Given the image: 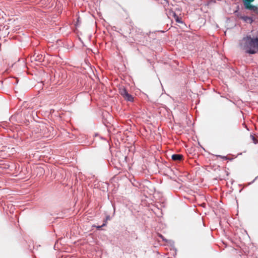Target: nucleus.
Instances as JSON below:
<instances>
[{"label": "nucleus", "mask_w": 258, "mask_h": 258, "mask_svg": "<svg viewBox=\"0 0 258 258\" xmlns=\"http://www.w3.org/2000/svg\"><path fill=\"white\" fill-rule=\"evenodd\" d=\"M175 19L176 22L178 23H183L182 21L181 20V19L179 18L178 16H176V18H175Z\"/></svg>", "instance_id": "obj_7"}, {"label": "nucleus", "mask_w": 258, "mask_h": 258, "mask_svg": "<svg viewBox=\"0 0 258 258\" xmlns=\"http://www.w3.org/2000/svg\"><path fill=\"white\" fill-rule=\"evenodd\" d=\"M119 93L125 100L130 102H133L134 101L133 96L127 92L126 89L125 88H120Z\"/></svg>", "instance_id": "obj_2"}, {"label": "nucleus", "mask_w": 258, "mask_h": 258, "mask_svg": "<svg viewBox=\"0 0 258 258\" xmlns=\"http://www.w3.org/2000/svg\"><path fill=\"white\" fill-rule=\"evenodd\" d=\"M106 225V222L104 223L101 226H98L96 227L97 229L99 230L102 227Z\"/></svg>", "instance_id": "obj_10"}, {"label": "nucleus", "mask_w": 258, "mask_h": 258, "mask_svg": "<svg viewBox=\"0 0 258 258\" xmlns=\"http://www.w3.org/2000/svg\"><path fill=\"white\" fill-rule=\"evenodd\" d=\"M241 19L245 22L249 23L250 24L253 21L252 18L248 16L242 17Z\"/></svg>", "instance_id": "obj_5"}, {"label": "nucleus", "mask_w": 258, "mask_h": 258, "mask_svg": "<svg viewBox=\"0 0 258 258\" xmlns=\"http://www.w3.org/2000/svg\"><path fill=\"white\" fill-rule=\"evenodd\" d=\"M256 38H251L250 36L244 37L240 42V46L246 53L254 54L256 52Z\"/></svg>", "instance_id": "obj_1"}, {"label": "nucleus", "mask_w": 258, "mask_h": 258, "mask_svg": "<svg viewBox=\"0 0 258 258\" xmlns=\"http://www.w3.org/2000/svg\"><path fill=\"white\" fill-rule=\"evenodd\" d=\"M254 0H244L243 3L244 5H248L250 4V2H253Z\"/></svg>", "instance_id": "obj_8"}, {"label": "nucleus", "mask_w": 258, "mask_h": 258, "mask_svg": "<svg viewBox=\"0 0 258 258\" xmlns=\"http://www.w3.org/2000/svg\"><path fill=\"white\" fill-rule=\"evenodd\" d=\"M176 16H177L176 14V13H173V17H174L175 19V18H176Z\"/></svg>", "instance_id": "obj_13"}, {"label": "nucleus", "mask_w": 258, "mask_h": 258, "mask_svg": "<svg viewBox=\"0 0 258 258\" xmlns=\"http://www.w3.org/2000/svg\"><path fill=\"white\" fill-rule=\"evenodd\" d=\"M244 5L245 8L248 10L255 11L256 9V8L255 6L250 5V4H249L248 5Z\"/></svg>", "instance_id": "obj_6"}, {"label": "nucleus", "mask_w": 258, "mask_h": 258, "mask_svg": "<svg viewBox=\"0 0 258 258\" xmlns=\"http://www.w3.org/2000/svg\"><path fill=\"white\" fill-rule=\"evenodd\" d=\"M31 60H34L36 61L41 62L43 60V57L42 55H37L35 56V55L31 57Z\"/></svg>", "instance_id": "obj_4"}, {"label": "nucleus", "mask_w": 258, "mask_h": 258, "mask_svg": "<svg viewBox=\"0 0 258 258\" xmlns=\"http://www.w3.org/2000/svg\"><path fill=\"white\" fill-rule=\"evenodd\" d=\"M106 218V220H110V216H107Z\"/></svg>", "instance_id": "obj_14"}, {"label": "nucleus", "mask_w": 258, "mask_h": 258, "mask_svg": "<svg viewBox=\"0 0 258 258\" xmlns=\"http://www.w3.org/2000/svg\"><path fill=\"white\" fill-rule=\"evenodd\" d=\"M217 157H220L223 159H225V160H226L227 159V157L226 156H222L221 155H217Z\"/></svg>", "instance_id": "obj_12"}, {"label": "nucleus", "mask_w": 258, "mask_h": 258, "mask_svg": "<svg viewBox=\"0 0 258 258\" xmlns=\"http://www.w3.org/2000/svg\"><path fill=\"white\" fill-rule=\"evenodd\" d=\"M164 1H165L166 2H167V1L166 0H164Z\"/></svg>", "instance_id": "obj_16"}, {"label": "nucleus", "mask_w": 258, "mask_h": 258, "mask_svg": "<svg viewBox=\"0 0 258 258\" xmlns=\"http://www.w3.org/2000/svg\"><path fill=\"white\" fill-rule=\"evenodd\" d=\"M256 41L255 42L256 44V50H258V38H256Z\"/></svg>", "instance_id": "obj_11"}, {"label": "nucleus", "mask_w": 258, "mask_h": 258, "mask_svg": "<svg viewBox=\"0 0 258 258\" xmlns=\"http://www.w3.org/2000/svg\"><path fill=\"white\" fill-rule=\"evenodd\" d=\"M250 137H251V138L252 139V140H253V143H254V144H256V139L255 138V137H254L253 135H250Z\"/></svg>", "instance_id": "obj_9"}, {"label": "nucleus", "mask_w": 258, "mask_h": 258, "mask_svg": "<svg viewBox=\"0 0 258 258\" xmlns=\"http://www.w3.org/2000/svg\"><path fill=\"white\" fill-rule=\"evenodd\" d=\"M258 177V176L255 177V178L253 180L252 182Z\"/></svg>", "instance_id": "obj_15"}, {"label": "nucleus", "mask_w": 258, "mask_h": 258, "mask_svg": "<svg viewBox=\"0 0 258 258\" xmlns=\"http://www.w3.org/2000/svg\"><path fill=\"white\" fill-rule=\"evenodd\" d=\"M171 158L175 161H180L182 159L183 156L181 154H173L171 156Z\"/></svg>", "instance_id": "obj_3"}]
</instances>
